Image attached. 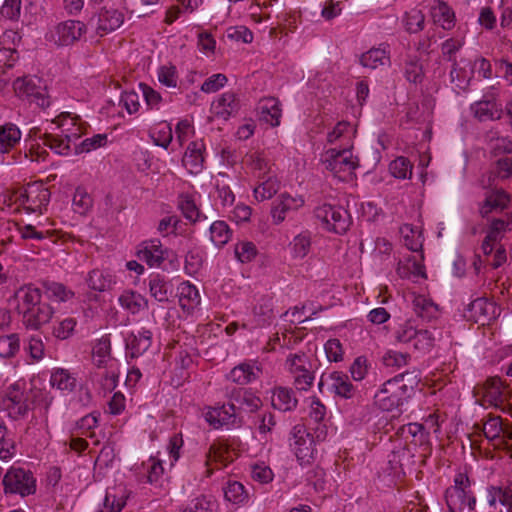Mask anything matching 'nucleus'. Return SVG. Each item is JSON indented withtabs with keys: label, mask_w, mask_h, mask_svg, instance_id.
I'll return each mask as SVG.
<instances>
[{
	"label": "nucleus",
	"mask_w": 512,
	"mask_h": 512,
	"mask_svg": "<svg viewBox=\"0 0 512 512\" xmlns=\"http://www.w3.org/2000/svg\"><path fill=\"white\" fill-rule=\"evenodd\" d=\"M14 298L17 302L16 310L21 315V321L26 329H40L54 314L51 305L43 301L42 290L32 284L20 287Z\"/></svg>",
	"instance_id": "obj_1"
},
{
	"label": "nucleus",
	"mask_w": 512,
	"mask_h": 512,
	"mask_svg": "<svg viewBox=\"0 0 512 512\" xmlns=\"http://www.w3.org/2000/svg\"><path fill=\"white\" fill-rule=\"evenodd\" d=\"M445 500L449 512H463L465 508L474 510L476 497L471 490V482L464 473H458L454 478V485L447 488Z\"/></svg>",
	"instance_id": "obj_2"
},
{
	"label": "nucleus",
	"mask_w": 512,
	"mask_h": 512,
	"mask_svg": "<svg viewBox=\"0 0 512 512\" xmlns=\"http://www.w3.org/2000/svg\"><path fill=\"white\" fill-rule=\"evenodd\" d=\"M314 215L323 229L339 235L345 234L352 224L351 215L341 206L324 203L315 208Z\"/></svg>",
	"instance_id": "obj_3"
},
{
	"label": "nucleus",
	"mask_w": 512,
	"mask_h": 512,
	"mask_svg": "<svg viewBox=\"0 0 512 512\" xmlns=\"http://www.w3.org/2000/svg\"><path fill=\"white\" fill-rule=\"evenodd\" d=\"M5 493L19 494L22 497L34 494L36 483L33 474L23 468H10L3 478Z\"/></svg>",
	"instance_id": "obj_4"
},
{
	"label": "nucleus",
	"mask_w": 512,
	"mask_h": 512,
	"mask_svg": "<svg viewBox=\"0 0 512 512\" xmlns=\"http://www.w3.org/2000/svg\"><path fill=\"white\" fill-rule=\"evenodd\" d=\"M409 398L411 397L402 389L398 380H394V378L387 380L374 396L375 403L384 411L398 409Z\"/></svg>",
	"instance_id": "obj_5"
},
{
	"label": "nucleus",
	"mask_w": 512,
	"mask_h": 512,
	"mask_svg": "<svg viewBox=\"0 0 512 512\" xmlns=\"http://www.w3.org/2000/svg\"><path fill=\"white\" fill-rule=\"evenodd\" d=\"M289 442L300 464L309 463L314 455V438L303 424H296L292 428Z\"/></svg>",
	"instance_id": "obj_6"
},
{
	"label": "nucleus",
	"mask_w": 512,
	"mask_h": 512,
	"mask_svg": "<svg viewBox=\"0 0 512 512\" xmlns=\"http://www.w3.org/2000/svg\"><path fill=\"white\" fill-rule=\"evenodd\" d=\"M13 87L19 97L27 98L30 102L36 103L37 106L43 109L49 107V96L46 93V88L40 85L39 79L29 77L18 78L14 81Z\"/></svg>",
	"instance_id": "obj_7"
},
{
	"label": "nucleus",
	"mask_w": 512,
	"mask_h": 512,
	"mask_svg": "<svg viewBox=\"0 0 512 512\" xmlns=\"http://www.w3.org/2000/svg\"><path fill=\"white\" fill-rule=\"evenodd\" d=\"M322 162L325 168L334 175L341 172H351L357 167V163L353 160L352 152L348 148L341 150L335 148L328 149L322 156Z\"/></svg>",
	"instance_id": "obj_8"
},
{
	"label": "nucleus",
	"mask_w": 512,
	"mask_h": 512,
	"mask_svg": "<svg viewBox=\"0 0 512 512\" xmlns=\"http://www.w3.org/2000/svg\"><path fill=\"white\" fill-rule=\"evenodd\" d=\"M87 31L86 24L77 20L58 23L51 32L52 40L59 46H68L78 41Z\"/></svg>",
	"instance_id": "obj_9"
},
{
	"label": "nucleus",
	"mask_w": 512,
	"mask_h": 512,
	"mask_svg": "<svg viewBox=\"0 0 512 512\" xmlns=\"http://www.w3.org/2000/svg\"><path fill=\"white\" fill-rule=\"evenodd\" d=\"M325 384L339 397L350 399L355 394V387L344 372L333 371L331 373H323L318 383L320 391H322V387Z\"/></svg>",
	"instance_id": "obj_10"
},
{
	"label": "nucleus",
	"mask_w": 512,
	"mask_h": 512,
	"mask_svg": "<svg viewBox=\"0 0 512 512\" xmlns=\"http://www.w3.org/2000/svg\"><path fill=\"white\" fill-rule=\"evenodd\" d=\"M205 419L214 428L222 426L241 427L244 423L243 415L238 413L234 407H231L229 402L226 405L209 410Z\"/></svg>",
	"instance_id": "obj_11"
},
{
	"label": "nucleus",
	"mask_w": 512,
	"mask_h": 512,
	"mask_svg": "<svg viewBox=\"0 0 512 512\" xmlns=\"http://www.w3.org/2000/svg\"><path fill=\"white\" fill-rule=\"evenodd\" d=\"M5 401L9 416L15 420L25 417L30 410L28 396L20 390L17 383L9 386Z\"/></svg>",
	"instance_id": "obj_12"
},
{
	"label": "nucleus",
	"mask_w": 512,
	"mask_h": 512,
	"mask_svg": "<svg viewBox=\"0 0 512 512\" xmlns=\"http://www.w3.org/2000/svg\"><path fill=\"white\" fill-rule=\"evenodd\" d=\"M228 397V402L231 404V407H234V409L241 414L243 411L255 412L262 405V401L259 397L243 388H233Z\"/></svg>",
	"instance_id": "obj_13"
},
{
	"label": "nucleus",
	"mask_w": 512,
	"mask_h": 512,
	"mask_svg": "<svg viewBox=\"0 0 512 512\" xmlns=\"http://www.w3.org/2000/svg\"><path fill=\"white\" fill-rule=\"evenodd\" d=\"M124 22V14L113 7H102L97 13V33L104 35L115 31Z\"/></svg>",
	"instance_id": "obj_14"
},
{
	"label": "nucleus",
	"mask_w": 512,
	"mask_h": 512,
	"mask_svg": "<svg viewBox=\"0 0 512 512\" xmlns=\"http://www.w3.org/2000/svg\"><path fill=\"white\" fill-rule=\"evenodd\" d=\"M126 355L130 358H137L145 353L152 344V332L148 329L132 332L125 340Z\"/></svg>",
	"instance_id": "obj_15"
},
{
	"label": "nucleus",
	"mask_w": 512,
	"mask_h": 512,
	"mask_svg": "<svg viewBox=\"0 0 512 512\" xmlns=\"http://www.w3.org/2000/svg\"><path fill=\"white\" fill-rule=\"evenodd\" d=\"M168 251L162 248L158 239H152L142 243L137 252L139 260L146 262L150 267L160 266L166 258Z\"/></svg>",
	"instance_id": "obj_16"
},
{
	"label": "nucleus",
	"mask_w": 512,
	"mask_h": 512,
	"mask_svg": "<svg viewBox=\"0 0 512 512\" xmlns=\"http://www.w3.org/2000/svg\"><path fill=\"white\" fill-rule=\"evenodd\" d=\"M303 205L304 199L301 196L292 197L288 193L280 194L271 210L274 223L280 224L285 220L288 211L297 210Z\"/></svg>",
	"instance_id": "obj_17"
},
{
	"label": "nucleus",
	"mask_w": 512,
	"mask_h": 512,
	"mask_svg": "<svg viewBox=\"0 0 512 512\" xmlns=\"http://www.w3.org/2000/svg\"><path fill=\"white\" fill-rule=\"evenodd\" d=\"M50 195L49 189L42 185L29 186L24 192V196L27 197L28 202V205L25 206V210L29 213H42V209L45 208L50 201Z\"/></svg>",
	"instance_id": "obj_18"
},
{
	"label": "nucleus",
	"mask_w": 512,
	"mask_h": 512,
	"mask_svg": "<svg viewBox=\"0 0 512 512\" xmlns=\"http://www.w3.org/2000/svg\"><path fill=\"white\" fill-rule=\"evenodd\" d=\"M240 109V102L232 92H226L212 104V111L216 117L227 120L234 116Z\"/></svg>",
	"instance_id": "obj_19"
},
{
	"label": "nucleus",
	"mask_w": 512,
	"mask_h": 512,
	"mask_svg": "<svg viewBox=\"0 0 512 512\" xmlns=\"http://www.w3.org/2000/svg\"><path fill=\"white\" fill-rule=\"evenodd\" d=\"M271 404L274 409L289 412L297 407L298 399L293 389L280 386L273 389Z\"/></svg>",
	"instance_id": "obj_20"
},
{
	"label": "nucleus",
	"mask_w": 512,
	"mask_h": 512,
	"mask_svg": "<svg viewBox=\"0 0 512 512\" xmlns=\"http://www.w3.org/2000/svg\"><path fill=\"white\" fill-rule=\"evenodd\" d=\"M259 184L254 189V196L258 201L272 198L280 189V182L272 171L258 177Z\"/></svg>",
	"instance_id": "obj_21"
},
{
	"label": "nucleus",
	"mask_w": 512,
	"mask_h": 512,
	"mask_svg": "<svg viewBox=\"0 0 512 512\" xmlns=\"http://www.w3.org/2000/svg\"><path fill=\"white\" fill-rule=\"evenodd\" d=\"M474 116L479 121L498 120L502 116V108L494 100H480L471 105Z\"/></svg>",
	"instance_id": "obj_22"
},
{
	"label": "nucleus",
	"mask_w": 512,
	"mask_h": 512,
	"mask_svg": "<svg viewBox=\"0 0 512 512\" xmlns=\"http://www.w3.org/2000/svg\"><path fill=\"white\" fill-rule=\"evenodd\" d=\"M509 201L510 196L503 189L492 190L480 207V215L486 218L493 210H503L508 206Z\"/></svg>",
	"instance_id": "obj_23"
},
{
	"label": "nucleus",
	"mask_w": 512,
	"mask_h": 512,
	"mask_svg": "<svg viewBox=\"0 0 512 512\" xmlns=\"http://www.w3.org/2000/svg\"><path fill=\"white\" fill-rule=\"evenodd\" d=\"M260 119L276 127L280 124L281 108L280 103L275 98H266L261 100L258 106Z\"/></svg>",
	"instance_id": "obj_24"
},
{
	"label": "nucleus",
	"mask_w": 512,
	"mask_h": 512,
	"mask_svg": "<svg viewBox=\"0 0 512 512\" xmlns=\"http://www.w3.org/2000/svg\"><path fill=\"white\" fill-rule=\"evenodd\" d=\"M484 398L490 405L505 411V397L503 394V384L500 378H489L486 381Z\"/></svg>",
	"instance_id": "obj_25"
},
{
	"label": "nucleus",
	"mask_w": 512,
	"mask_h": 512,
	"mask_svg": "<svg viewBox=\"0 0 512 512\" xmlns=\"http://www.w3.org/2000/svg\"><path fill=\"white\" fill-rule=\"evenodd\" d=\"M260 373L261 369L258 366L241 363L230 371L228 378L236 384L246 385L256 380Z\"/></svg>",
	"instance_id": "obj_26"
},
{
	"label": "nucleus",
	"mask_w": 512,
	"mask_h": 512,
	"mask_svg": "<svg viewBox=\"0 0 512 512\" xmlns=\"http://www.w3.org/2000/svg\"><path fill=\"white\" fill-rule=\"evenodd\" d=\"M253 316L258 326L270 324L274 318L273 298L269 295L260 296L253 308Z\"/></svg>",
	"instance_id": "obj_27"
},
{
	"label": "nucleus",
	"mask_w": 512,
	"mask_h": 512,
	"mask_svg": "<svg viewBox=\"0 0 512 512\" xmlns=\"http://www.w3.org/2000/svg\"><path fill=\"white\" fill-rule=\"evenodd\" d=\"M203 150L204 144L201 141H193L188 145L183 157V163L191 172L198 173L202 170L204 162Z\"/></svg>",
	"instance_id": "obj_28"
},
{
	"label": "nucleus",
	"mask_w": 512,
	"mask_h": 512,
	"mask_svg": "<svg viewBox=\"0 0 512 512\" xmlns=\"http://www.w3.org/2000/svg\"><path fill=\"white\" fill-rule=\"evenodd\" d=\"M86 283L88 287L97 292L110 290L114 282L113 275L105 270L93 269L89 272Z\"/></svg>",
	"instance_id": "obj_29"
},
{
	"label": "nucleus",
	"mask_w": 512,
	"mask_h": 512,
	"mask_svg": "<svg viewBox=\"0 0 512 512\" xmlns=\"http://www.w3.org/2000/svg\"><path fill=\"white\" fill-rule=\"evenodd\" d=\"M178 207L183 216L192 223L207 220V216L200 212L193 197L189 194H181L179 196Z\"/></svg>",
	"instance_id": "obj_30"
},
{
	"label": "nucleus",
	"mask_w": 512,
	"mask_h": 512,
	"mask_svg": "<svg viewBox=\"0 0 512 512\" xmlns=\"http://www.w3.org/2000/svg\"><path fill=\"white\" fill-rule=\"evenodd\" d=\"M487 501L490 507H495L497 502L506 507H512V482L505 487L488 486Z\"/></svg>",
	"instance_id": "obj_31"
},
{
	"label": "nucleus",
	"mask_w": 512,
	"mask_h": 512,
	"mask_svg": "<svg viewBox=\"0 0 512 512\" xmlns=\"http://www.w3.org/2000/svg\"><path fill=\"white\" fill-rule=\"evenodd\" d=\"M21 139V131L19 128L12 124L7 123L0 126V152L7 153L10 151Z\"/></svg>",
	"instance_id": "obj_32"
},
{
	"label": "nucleus",
	"mask_w": 512,
	"mask_h": 512,
	"mask_svg": "<svg viewBox=\"0 0 512 512\" xmlns=\"http://www.w3.org/2000/svg\"><path fill=\"white\" fill-rule=\"evenodd\" d=\"M43 295L48 300L65 302L73 298L74 292L67 289L62 283L45 281L43 282L42 296Z\"/></svg>",
	"instance_id": "obj_33"
},
{
	"label": "nucleus",
	"mask_w": 512,
	"mask_h": 512,
	"mask_svg": "<svg viewBox=\"0 0 512 512\" xmlns=\"http://www.w3.org/2000/svg\"><path fill=\"white\" fill-rule=\"evenodd\" d=\"M119 303L122 308L126 309L131 314H137L148 307V300L134 291H124L119 297Z\"/></svg>",
	"instance_id": "obj_34"
},
{
	"label": "nucleus",
	"mask_w": 512,
	"mask_h": 512,
	"mask_svg": "<svg viewBox=\"0 0 512 512\" xmlns=\"http://www.w3.org/2000/svg\"><path fill=\"white\" fill-rule=\"evenodd\" d=\"M412 305L414 312L422 320L430 322L431 320L437 318V305L434 304L430 299H427L422 295H418L414 298Z\"/></svg>",
	"instance_id": "obj_35"
},
{
	"label": "nucleus",
	"mask_w": 512,
	"mask_h": 512,
	"mask_svg": "<svg viewBox=\"0 0 512 512\" xmlns=\"http://www.w3.org/2000/svg\"><path fill=\"white\" fill-rule=\"evenodd\" d=\"M469 310L474 314L478 322L495 318L497 307L495 303L485 298H477L469 304Z\"/></svg>",
	"instance_id": "obj_36"
},
{
	"label": "nucleus",
	"mask_w": 512,
	"mask_h": 512,
	"mask_svg": "<svg viewBox=\"0 0 512 512\" xmlns=\"http://www.w3.org/2000/svg\"><path fill=\"white\" fill-rule=\"evenodd\" d=\"M149 291L158 302H167L171 294V285L159 274L152 275L149 279Z\"/></svg>",
	"instance_id": "obj_37"
},
{
	"label": "nucleus",
	"mask_w": 512,
	"mask_h": 512,
	"mask_svg": "<svg viewBox=\"0 0 512 512\" xmlns=\"http://www.w3.org/2000/svg\"><path fill=\"white\" fill-rule=\"evenodd\" d=\"M486 141L495 156L512 153V140L509 137L499 136L498 132L491 130L486 134Z\"/></svg>",
	"instance_id": "obj_38"
},
{
	"label": "nucleus",
	"mask_w": 512,
	"mask_h": 512,
	"mask_svg": "<svg viewBox=\"0 0 512 512\" xmlns=\"http://www.w3.org/2000/svg\"><path fill=\"white\" fill-rule=\"evenodd\" d=\"M179 302L183 309H192L200 303V295L197 288L189 282H183L179 286Z\"/></svg>",
	"instance_id": "obj_39"
},
{
	"label": "nucleus",
	"mask_w": 512,
	"mask_h": 512,
	"mask_svg": "<svg viewBox=\"0 0 512 512\" xmlns=\"http://www.w3.org/2000/svg\"><path fill=\"white\" fill-rule=\"evenodd\" d=\"M210 239L217 247H222L228 243L232 231L225 221H215L210 225Z\"/></svg>",
	"instance_id": "obj_40"
},
{
	"label": "nucleus",
	"mask_w": 512,
	"mask_h": 512,
	"mask_svg": "<svg viewBox=\"0 0 512 512\" xmlns=\"http://www.w3.org/2000/svg\"><path fill=\"white\" fill-rule=\"evenodd\" d=\"M53 387L61 391L71 392L76 386V379L65 369H56L50 378Z\"/></svg>",
	"instance_id": "obj_41"
},
{
	"label": "nucleus",
	"mask_w": 512,
	"mask_h": 512,
	"mask_svg": "<svg viewBox=\"0 0 512 512\" xmlns=\"http://www.w3.org/2000/svg\"><path fill=\"white\" fill-rule=\"evenodd\" d=\"M404 76L407 81L413 84H418L423 81V66L417 56H409L405 61Z\"/></svg>",
	"instance_id": "obj_42"
},
{
	"label": "nucleus",
	"mask_w": 512,
	"mask_h": 512,
	"mask_svg": "<svg viewBox=\"0 0 512 512\" xmlns=\"http://www.w3.org/2000/svg\"><path fill=\"white\" fill-rule=\"evenodd\" d=\"M388 60L386 51L380 48H373L363 53L360 57V64L363 67L376 69L380 65H384Z\"/></svg>",
	"instance_id": "obj_43"
},
{
	"label": "nucleus",
	"mask_w": 512,
	"mask_h": 512,
	"mask_svg": "<svg viewBox=\"0 0 512 512\" xmlns=\"http://www.w3.org/2000/svg\"><path fill=\"white\" fill-rule=\"evenodd\" d=\"M44 145L60 155H68L71 152L70 136H68V134L64 136L46 134L44 136Z\"/></svg>",
	"instance_id": "obj_44"
},
{
	"label": "nucleus",
	"mask_w": 512,
	"mask_h": 512,
	"mask_svg": "<svg viewBox=\"0 0 512 512\" xmlns=\"http://www.w3.org/2000/svg\"><path fill=\"white\" fill-rule=\"evenodd\" d=\"M20 349L19 336L15 333L0 337V357L12 358Z\"/></svg>",
	"instance_id": "obj_45"
},
{
	"label": "nucleus",
	"mask_w": 512,
	"mask_h": 512,
	"mask_svg": "<svg viewBox=\"0 0 512 512\" xmlns=\"http://www.w3.org/2000/svg\"><path fill=\"white\" fill-rule=\"evenodd\" d=\"M394 380H398L402 389L410 396L414 394L415 388L420 382V375L417 370L406 371L393 377Z\"/></svg>",
	"instance_id": "obj_46"
},
{
	"label": "nucleus",
	"mask_w": 512,
	"mask_h": 512,
	"mask_svg": "<svg viewBox=\"0 0 512 512\" xmlns=\"http://www.w3.org/2000/svg\"><path fill=\"white\" fill-rule=\"evenodd\" d=\"M512 177V157H503L500 158L491 171L489 176V184L492 185L496 178L498 179H508Z\"/></svg>",
	"instance_id": "obj_47"
},
{
	"label": "nucleus",
	"mask_w": 512,
	"mask_h": 512,
	"mask_svg": "<svg viewBox=\"0 0 512 512\" xmlns=\"http://www.w3.org/2000/svg\"><path fill=\"white\" fill-rule=\"evenodd\" d=\"M412 164L406 157H397L389 165L391 174L398 179H408L412 175Z\"/></svg>",
	"instance_id": "obj_48"
},
{
	"label": "nucleus",
	"mask_w": 512,
	"mask_h": 512,
	"mask_svg": "<svg viewBox=\"0 0 512 512\" xmlns=\"http://www.w3.org/2000/svg\"><path fill=\"white\" fill-rule=\"evenodd\" d=\"M224 496L226 500L234 504L243 503L248 495L243 484L237 481H229L224 488Z\"/></svg>",
	"instance_id": "obj_49"
},
{
	"label": "nucleus",
	"mask_w": 512,
	"mask_h": 512,
	"mask_svg": "<svg viewBox=\"0 0 512 512\" xmlns=\"http://www.w3.org/2000/svg\"><path fill=\"white\" fill-rule=\"evenodd\" d=\"M246 164L256 173H258V177L263 176L264 173H267L271 170V166L269 165V161L264 157L262 153L253 152L247 154L245 157Z\"/></svg>",
	"instance_id": "obj_50"
},
{
	"label": "nucleus",
	"mask_w": 512,
	"mask_h": 512,
	"mask_svg": "<svg viewBox=\"0 0 512 512\" xmlns=\"http://www.w3.org/2000/svg\"><path fill=\"white\" fill-rule=\"evenodd\" d=\"M74 211L80 215H85L92 207L93 200L85 189L78 187L73 196Z\"/></svg>",
	"instance_id": "obj_51"
},
{
	"label": "nucleus",
	"mask_w": 512,
	"mask_h": 512,
	"mask_svg": "<svg viewBox=\"0 0 512 512\" xmlns=\"http://www.w3.org/2000/svg\"><path fill=\"white\" fill-rule=\"evenodd\" d=\"M425 16L421 10L412 9L404 17V25L408 32L418 33L424 28Z\"/></svg>",
	"instance_id": "obj_52"
},
{
	"label": "nucleus",
	"mask_w": 512,
	"mask_h": 512,
	"mask_svg": "<svg viewBox=\"0 0 512 512\" xmlns=\"http://www.w3.org/2000/svg\"><path fill=\"white\" fill-rule=\"evenodd\" d=\"M293 257L304 258L310 251L311 239L306 233L298 234L290 243Z\"/></svg>",
	"instance_id": "obj_53"
},
{
	"label": "nucleus",
	"mask_w": 512,
	"mask_h": 512,
	"mask_svg": "<svg viewBox=\"0 0 512 512\" xmlns=\"http://www.w3.org/2000/svg\"><path fill=\"white\" fill-rule=\"evenodd\" d=\"M435 336L429 329H417L413 347L416 350L427 352L434 346Z\"/></svg>",
	"instance_id": "obj_54"
},
{
	"label": "nucleus",
	"mask_w": 512,
	"mask_h": 512,
	"mask_svg": "<svg viewBox=\"0 0 512 512\" xmlns=\"http://www.w3.org/2000/svg\"><path fill=\"white\" fill-rule=\"evenodd\" d=\"M410 354L395 350H388L382 357V362L386 367L401 368L408 364Z\"/></svg>",
	"instance_id": "obj_55"
},
{
	"label": "nucleus",
	"mask_w": 512,
	"mask_h": 512,
	"mask_svg": "<svg viewBox=\"0 0 512 512\" xmlns=\"http://www.w3.org/2000/svg\"><path fill=\"white\" fill-rule=\"evenodd\" d=\"M502 431V419L500 416H492L484 423L483 434L490 442L499 439Z\"/></svg>",
	"instance_id": "obj_56"
},
{
	"label": "nucleus",
	"mask_w": 512,
	"mask_h": 512,
	"mask_svg": "<svg viewBox=\"0 0 512 512\" xmlns=\"http://www.w3.org/2000/svg\"><path fill=\"white\" fill-rule=\"evenodd\" d=\"M77 321L72 317H68L60 321L57 325H54L52 334L59 340H66L72 336Z\"/></svg>",
	"instance_id": "obj_57"
},
{
	"label": "nucleus",
	"mask_w": 512,
	"mask_h": 512,
	"mask_svg": "<svg viewBox=\"0 0 512 512\" xmlns=\"http://www.w3.org/2000/svg\"><path fill=\"white\" fill-rule=\"evenodd\" d=\"M257 255V248L250 241H243L235 246V256L241 263L252 261Z\"/></svg>",
	"instance_id": "obj_58"
},
{
	"label": "nucleus",
	"mask_w": 512,
	"mask_h": 512,
	"mask_svg": "<svg viewBox=\"0 0 512 512\" xmlns=\"http://www.w3.org/2000/svg\"><path fill=\"white\" fill-rule=\"evenodd\" d=\"M286 364L293 375L311 369L309 359L304 353L290 355L286 360Z\"/></svg>",
	"instance_id": "obj_59"
},
{
	"label": "nucleus",
	"mask_w": 512,
	"mask_h": 512,
	"mask_svg": "<svg viewBox=\"0 0 512 512\" xmlns=\"http://www.w3.org/2000/svg\"><path fill=\"white\" fill-rule=\"evenodd\" d=\"M107 142V136L105 134H97L91 138H86L81 144H75V153L90 152L93 149L104 146Z\"/></svg>",
	"instance_id": "obj_60"
},
{
	"label": "nucleus",
	"mask_w": 512,
	"mask_h": 512,
	"mask_svg": "<svg viewBox=\"0 0 512 512\" xmlns=\"http://www.w3.org/2000/svg\"><path fill=\"white\" fill-rule=\"evenodd\" d=\"M22 0H5L1 9L0 14L3 18L17 21L21 14Z\"/></svg>",
	"instance_id": "obj_61"
},
{
	"label": "nucleus",
	"mask_w": 512,
	"mask_h": 512,
	"mask_svg": "<svg viewBox=\"0 0 512 512\" xmlns=\"http://www.w3.org/2000/svg\"><path fill=\"white\" fill-rule=\"evenodd\" d=\"M158 80L161 84L175 88L177 86V71L173 65L161 66L158 70Z\"/></svg>",
	"instance_id": "obj_62"
},
{
	"label": "nucleus",
	"mask_w": 512,
	"mask_h": 512,
	"mask_svg": "<svg viewBox=\"0 0 512 512\" xmlns=\"http://www.w3.org/2000/svg\"><path fill=\"white\" fill-rule=\"evenodd\" d=\"M325 353L330 362H338L343 358L342 344L338 339H329L324 345Z\"/></svg>",
	"instance_id": "obj_63"
},
{
	"label": "nucleus",
	"mask_w": 512,
	"mask_h": 512,
	"mask_svg": "<svg viewBox=\"0 0 512 512\" xmlns=\"http://www.w3.org/2000/svg\"><path fill=\"white\" fill-rule=\"evenodd\" d=\"M183 512H214L213 503L205 497H198L191 500Z\"/></svg>",
	"instance_id": "obj_64"
}]
</instances>
